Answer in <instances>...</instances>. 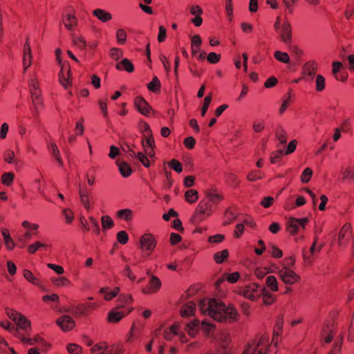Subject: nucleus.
<instances>
[{"label": "nucleus", "mask_w": 354, "mask_h": 354, "mask_svg": "<svg viewBox=\"0 0 354 354\" xmlns=\"http://www.w3.org/2000/svg\"><path fill=\"white\" fill-rule=\"evenodd\" d=\"M274 57L278 62H280L283 64H288L290 61L288 54L281 50L275 51L274 53Z\"/></svg>", "instance_id": "de8ad7c7"}, {"label": "nucleus", "mask_w": 354, "mask_h": 354, "mask_svg": "<svg viewBox=\"0 0 354 354\" xmlns=\"http://www.w3.org/2000/svg\"><path fill=\"white\" fill-rule=\"evenodd\" d=\"M115 68L118 70H124L128 73H132L134 71L133 63L128 59H123L121 62H118Z\"/></svg>", "instance_id": "473e14b6"}, {"label": "nucleus", "mask_w": 354, "mask_h": 354, "mask_svg": "<svg viewBox=\"0 0 354 354\" xmlns=\"http://www.w3.org/2000/svg\"><path fill=\"white\" fill-rule=\"evenodd\" d=\"M225 10L228 17V20L232 21L233 20V3L232 0H225Z\"/></svg>", "instance_id": "052dcab7"}, {"label": "nucleus", "mask_w": 354, "mask_h": 354, "mask_svg": "<svg viewBox=\"0 0 354 354\" xmlns=\"http://www.w3.org/2000/svg\"><path fill=\"white\" fill-rule=\"evenodd\" d=\"M215 328V325L208 322L203 321L201 322V330L205 336H208L209 333Z\"/></svg>", "instance_id": "bf43d9fd"}, {"label": "nucleus", "mask_w": 354, "mask_h": 354, "mask_svg": "<svg viewBox=\"0 0 354 354\" xmlns=\"http://www.w3.org/2000/svg\"><path fill=\"white\" fill-rule=\"evenodd\" d=\"M92 15L102 23H106L113 18L111 13L102 8H95L92 11Z\"/></svg>", "instance_id": "4be33fe9"}, {"label": "nucleus", "mask_w": 354, "mask_h": 354, "mask_svg": "<svg viewBox=\"0 0 354 354\" xmlns=\"http://www.w3.org/2000/svg\"><path fill=\"white\" fill-rule=\"evenodd\" d=\"M196 311V304L192 301H189L184 304L180 310V315L184 318L189 317L194 315Z\"/></svg>", "instance_id": "bb28decb"}, {"label": "nucleus", "mask_w": 354, "mask_h": 354, "mask_svg": "<svg viewBox=\"0 0 354 354\" xmlns=\"http://www.w3.org/2000/svg\"><path fill=\"white\" fill-rule=\"evenodd\" d=\"M101 223L103 230H110L114 226L113 220L108 215H104L101 217Z\"/></svg>", "instance_id": "49530a36"}, {"label": "nucleus", "mask_w": 354, "mask_h": 354, "mask_svg": "<svg viewBox=\"0 0 354 354\" xmlns=\"http://www.w3.org/2000/svg\"><path fill=\"white\" fill-rule=\"evenodd\" d=\"M281 268L274 264L281 281L286 285H294L301 281V276L292 268L295 265V258L292 256L284 259L280 263Z\"/></svg>", "instance_id": "7ed1b4c3"}, {"label": "nucleus", "mask_w": 354, "mask_h": 354, "mask_svg": "<svg viewBox=\"0 0 354 354\" xmlns=\"http://www.w3.org/2000/svg\"><path fill=\"white\" fill-rule=\"evenodd\" d=\"M229 257V252L227 249L214 253L213 259L216 263H223Z\"/></svg>", "instance_id": "c03bdc74"}, {"label": "nucleus", "mask_w": 354, "mask_h": 354, "mask_svg": "<svg viewBox=\"0 0 354 354\" xmlns=\"http://www.w3.org/2000/svg\"><path fill=\"white\" fill-rule=\"evenodd\" d=\"M72 40L73 44L80 50H84L87 46L85 38L82 35H74Z\"/></svg>", "instance_id": "4c0bfd02"}, {"label": "nucleus", "mask_w": 354, "mask_h": 354, "mask_svg": "<svg viewBox=\"0 0 354 354\" xmlns=\"http://www.w3.org/2000/svg\"><path fill=\"white\" fill-rule=\"evenodd\" d=\"M19 338L21 340V342L26 344L28 345H34L35 344H41L44 346H45L46 348H48L50 347V344L48 342H46L44 338L41 337L37 335L34 338H28L24 337L22 336H18Z\"/></svg>", "instance_id": "393cba45"}, {"label": "nucleus", "mask_w": 354, "mask_h": 354, "mask_svg": "<svg viewBox=\"0 0 354 354\" xmlns=\"http://www.w3.org/2000/svg\"><path fill=\"white\" fill-rule=\"evenodd\" d=\"M32 62V55L30 44L27 40L24 46L22 64L24 72H26L31 66Z\"/></svg>", "instance_id": "dca6fc26"}, {"label": "nucleus", "mask_w": 354, "mask_h": 354, "mask_svg": "<svg viewBox=\"0 0 354 354\" xmlns=\"http://www.w3.org/2000/svg\"><path fill=\"white\" fill-rule=\"evenodd\" d=\"M22 274L24 278L30 283L37 287H41L42 286L41 280L35 276L31 270L28 269H24Z\"/></svg>", "instance_id": "a878e982"}, {"label": "nucleus", "mask_w": 354, "mask_h": 354, "mask_svg": "<svg viewBox=\"0 0 354 354\" xmlns=\"http://www.w3.org/2000/svg\"><path fill=\"white\" fill-rule=\"evenodd\" d=\"M268 251L274 259H280L283 257V251L274 243L268 244Z\"/></svg>", "instance_id": "79ce46f5"}, {"label": "nucleus", "mask_w": 354, "mask_h": 354, "mask_svg": "<svg viewBox=\"0 0 354 354\" xmlns=\"http://www.w3.org/2000/svg\"><path fill=\"white\" fill-rule=\"evenodd\" d=\"M48 150L50 151V153L52 154V156H53V157L55 158L56 161L58 162V164L60 166H62L63 162H62L60 153H59V151L56 144L55 142H50L48 144Z\"/></svg>", "instance_id": "e433bc0d"}, {"label": "nucleus", "mask_w": 354, "mask_h": 354, "mask_svg": "<svg viewBox=\"0 0 354 354\" xmlns=\"http://www.w3.org/2000/svg\"><path fill=\"white\" fill-rule=\"evenodd\" d=\"M79 195L80 197V201L84 207L87 210L90 211L92 208L91 203L90 201V197L88 193L86 190L80 188L79 189Z\"/></svg>", "instance_id": "7c9ffc66"}, {"label": "nucleus", "mask_w": 354, "mask_h": 354, "mask_svg": "<svg viewBox=\"0 0 354 354\" xmlns=\"http://www.w3.org/2000/svg\"><path fill=\"white\" fill-rule=\"evenodd\" d=\"M275 269L273 265L269 268H257L254 270V275L257 278L261 279L267 274L276 272Z\"/></svg>", "instance_id": "f704fd0d"}, {"label": "nucleus", "mask_w": 354, "mask_h": 354, "mask_svg": "<svg viewBox=\"0 0 354 354\" xmlns=\"http://www.w3.org/2000/svg\"><path fill=\"white\" fill-rule=\"evenodd\" d=\"M62 214L66 224H71L73 222L75 215L71 209L65 208L62 209Z\"/></svg>", "instance_id": "6e6d98bb"}, {"label": "nucleus", "mask_w": 354, "mask_h": 354, "mask_svg": "<svg viewBox=\"0 0 354 354\" xmlns=\"http://www.w3.org/2000/svg\"><path fill=\"white\" fill-rule=\"evenodd\" d=\"M115 37L119 44H124L127 41V35L124 29L119 28L116 30Z\"/></svg>", "instance_id": "e2e57ef3"}, {"label": "nucleus", "mask_w": 354, "mask_h": 354, "mask_svg": "<svg viewBox=\"0 0 354 354\" xmlns=\"http://www.w3.org/2000/svg\"><path fill=\"white\" fill-rule=\"evenodd\" d=\"M88 221L90 223V225H88L90 230H92L95 234H99L100 233V227L97 220L93 216H91L88 217Z\"/></svg>", "instance_id": "5fc2aeb1"}, {"label": "nucleus", "mask_w": 354, "mask_h": 354, "mask_svg": "<svg viewBox=\"0 0 354 354\" xmlns=\"http://www.w3.org/2000/svg\"><path fill=\"white\" fill-rule=\"evenodd\" d=\"M343 180H354V168L351 167H346L342 172Z\"/></svg>", "instance_id": "603ef678"}, {"label": "nucleus", "mask_w": 354, "mask_h": 354, "mask_svg": "<svg viewBox=\"0 0 354 354\" xmlns=\"http://www.w3.org/2000/svg\"><path fill=\"white\" fill-rule=\"evenodd\" d=\"M318 63L315 60L306 62L301 68V75L316 76L318 71Z\"/></svg>", "instance_id": "6ab92c4d"}, {"label": "nucleus", "mask_w": 354, "mask_h": 354, "mask_svg": "<svg viewBox=\"0 0 354 354\" xmlns=\"http://www.w3.org/2000/svg\"><path fill=\"white\" fill-rule=\"evenodd\" d=\"M231 342L230 335L227 331H221L214 337L215 344L223 354L229 353V345Z\"/></svg>", "instance_id": "9b49d317"}, {"label": "nucleus", "mask_w": 354, "mask_h": 354, "mask_svg": "<svg viewBox=\"0 0 354 354\" xmlns=\"http://www.w3.org/2000/svg\"><path fill=\"white\" fill-rule=\"evenodd\" d=\"M46 266L54 271V272L59 276L64 273V268L63 266L55 263H48Z\"/></svg>", "instance_id": "338daca9"}, {"label": "nucleus", "mask_w": 354, "mask_h": 354, "mask_svg": "<svg viewBox=\"0 0 354 354\" xmlns=\"http://www.w3.org/2000/svg\"><path fill=\"white\" fill-rule=\"evenodd\" d=\"M162 286V282L159 278L151 275L147 285L142 288V292L145 295H152L158 292Z\"/></svg>", "instance_id": "f8f14e48"}, {"label": "nucleus", "mask_w": 354, "mask_h": 354, "mask_svg": "<svg viewBox=\"0 0 354 354\" xmlns=\"http://www.w3.org/2000/svg\"><path fill=\"white\" fill-rule=\"evenodd\" d=\"M326 86V78L321 74H317L315 80V88L317 93L325 91Z\"/></svg>", "instance_id": "2f4dec72"}, {"label": "nucleus", "mask_w": 354, "mask_h": 354, "mask_svg": "<svg viewBox=\"0 0 354 354\" xmlns=\"http://www.w3.org/2000/svg\"><path fill=\"white\" fill-rule=\"evenodd\" d=\"M138 129L140 133L142 134V136H146L150 134H152V131L149 127V125L145 121L140 120L138 122Z\"/></svg>", "instance_id": "864d4df0"}, {"label": "nucleus", "mask_w": 354, "mask_h": 354, "mask_svg": "<svg viewBox=\"0 0 354 354\" xmlns=\"http://www.w3.org/2000/svg\"><path fill=\"white\" fill-rule=\"evenodd\" d=\"M61 69L59 73V80L61 84L67 88L71 84V68L68 62H64L60 66Z\"/></svg>", "instance_id": "2eb2a0df"}, {"label": "nucleus", "mask_w": 354, "mask_h": 354, "mask_svg": "<svg viewBox=\"0 0 354 354\" xmlns=\"http://www.w3.org/2000/svg\"><path fill=\"white\" fill-rule=\"evenodd\" d=\"M140 249L145 256L150 255L156 247V240L153 234L146 233L140 239Z\"/></svg>", "instance_id": "6e6552de"}, {"label": "nucleus", "mask_w": 354, "mask_h": 354, "mask_svg": "<svg viewBox=\"0 0 354 354\" xmlns=\"http://www.w3.org/2000/svg\"><path fill=\"white\" fill-rule=\"evenodd\" d=\"M274 27L279 35L281 40L286 44H290L292 39V30L290 23L287 20L282 22L281 18L277 17Z\"/></svg>", "instance_id": "0eeeda50"}, {"label": "nucleus", "mask_w": 354, "mask_h": 354, "mask_svg": "<svg viewBox=\"0 0 354 354\" xmlns=\"http://www.w3.org/2000/svg\"><path fill=\"white\" fill-rule=\"evenodd\" d=\"M262 288L259 283L253 282L239 288L236 293L248 300L257 301L261 297Z\"/></svg>", "instance_id": "39448f33"}, {"label": "nucleus", "mask_w": 354, "mask_h": 354, "mask_svg": "<svg viewBox=\"0 0 354 354\" xmlns=\"http://www.w3.org/2000/svg\"><path fill=\"white\" fill-rule=\"evenodd\" d=\"M199 309L204 315H208L220 322H236L240 315L233 304L225 305L223 302L216 299H203L200 301Z\"/></svg>", "instance_id": "f257e3e1"}, {"label": "nucleus", "mask_w": 354, "mask_h": 354, "mask_svg": "<svg viewBox=\"0 0 354 354\" xmlns=\"http://www.w3.org/2000/svg\"><path fill=\"white\" fill-rule=\"evenodd\" d=\"M131 308L127 313L118 310V308L112 309L107 316V321L109 323H117L120 321L126 315L131 311Z\"/></svg>", "instance_id": "5701e85b"}, {"label": "nucleus", "mask_w": 354, "mask_h": 354, "mask_svg": "<svg viewBox=\"0 0 354 354\" xmlns=\"http://www.w3.org/2000/svg\"><path fill=\"white\" fill-rule=\"evenodd\" d=\"M5 313L8 317L14 322L21 316V313L12 308H6Z\"/></svg>", "instance_id": "69168bd1"}, {"label": "nucleus", "mask_w": 354, "mask_h": 354, "mask_svg": "<svg viewBox=\"0 0 354 354\" xmlns=\"http://www.w3.org/2000/svg\"><path fill=\"white\" fill-rule=\"evenodd\" d=\"M31 94L32 103L34 106L35 111H33L34 115H38V111L42 106V99L41 97V91L33 92Z\"/></svg>", "instance_id": "c756f323"}, {"label": "nucleus", "mask_w": 354, "mask_h": 354, "mask_svg": "<svg viewBox=\"0 0 354 354\" xmlns=\"http://www.w3.org/2000/svg\"><path fill=\"white\" fill-rule=\"evenodd\" d=\"M222 193L215 187L205 191V197L201 200L192 217L194 223H201L212 216L214 207L223 201Z\"/></svg>", "instance_id": "f03ea898"}, {"label": "nucleus", "mask_w": 354, "mask_h": 354, "mask_svg": "<svg viewBox=\"0 0 354 354\" xmlns=\"http://www.w3.org/2000/svg\"><path fill=\"white\" fill-rule=\"evenodd\" d=\"M283 333V328L274 327L273 328V337L270 343L274 344L277 346L280 341L281 336Z\"/></svg>", "instance_id": "0e129e2a"}, {"label": "nucleus", "mask_w": 354, "mask_h": 354, "mask_svg": "<svg viewBox=\"0 0 354 354\" xmlns=\"http://www.w3.org/2000/svg\"><path fill=\"white\" fill-rule=\"evenodd\" d=\"M161 83L156 76H153L152 80L147 84V87L151 92L157 93L160 90Z\"/></svg>", "instance_id": "37998d69"}, {"label": "nucleus", "mask_w": 354, "mask_h": 354, "mask_svg": "<svg viewBox=\"0 0 354 354\" xmlns=\"http://www.w3.org/2000/svg\"><path fill=\"white\" fill-rule=\"evenodd\" d=\"M14 174L12 172L4 173L1 176V183L6 186H10L14 181Z\"/></svg>", "instance_id": "4d7b16f0"}, {"label": "nucleus", "mask_w": 354, "mask_h": 354, "mask_svg": "<svg viewBox=\"0 0 354 354\" xmlns=\"http://www.w3.org/2000/svg\"><path fill=\"white\" fill-rule=\"evenodd\" d=\"M116 216L125 221H129L133 218V211L130 209H120L116 212Z\"/></svg>", "instance_id": "a19ab883"}, {"label": "nucleus", "mask_w": 354, "mask_h": 354, "mask_svg": "<svg viewBox=\"0 0 354 354\" xmlns=\"http://www.w3.org/2000/svg\"><path fill=\"white\" fill-rule=\"evenodd\" d=\"M99 292L103 295L104 299L106 301H111L115 298L120 292V288L115 287L111 289L110 287H102L100 289Z\"/></svg>", "instance_id": "b1692460"}, {"label": "nucleus", "mask_w": 354, "mask_h": 354, "mask_svg": "<svg viewBox=\"0 0 354 354\" xmlns=\"http://www.w3.org/2000/svg\"><path fill=\"white\" fill-rule=\"evenodd\" d=\"M185 199L189 204H194L198 200V192L194 189H189L185 192Z\"/></svg>", "instance_id": "c9c22d12"}, {"label": "nucleus", "mask_w": 354, "mask_h": 354, "mask_svg": "<svg viewBox=\"0 0 354 354\" xmlns=\"http://www.w3.org/2000/svg\"><path fill=\"white\" fill-rule=\"evenodd\" d=\"M263 177V174L261 171L252 170L247 176L248 180L254 182L261 179Z\"/></svg>", "instance_id": "680f3d73"}, {"label": "nucleus", "mask_w": 354, "mask_h": 354, "mask_svg": "<svg viewBox=\"0 0 354 354\" xmlns=\"http://www.w3.org/2000/svg\"><path fill=\"white\" fill-rule=\"evenodd\" d=\"M47 247V245L41 242V241H36L31 244H30L27 247V252L29 254H35L37 250L40 249H45Z\"/></svg>", "instance_id": "a18cd8bd"}, {"label": "nucleus", "mask_w": 354, "mask_h": 354, "mask_svg": "<svg viewBox=\"0 0 354 354\" xmlns=\"http://www.w3.org/2000/svg\"><path fill=\"white\" fill-rule=\"evenodd\" d=\"M271 345L268 335H263L257 341L247 343L242 354H268Z\"/></svg>", "instance_id": "20e7f679"}, {"label": "nucleus", "mask_w": 354, "mask_h": 354, "mask_svg": "<svg viewBox=\"0 0 354 354\" xmlns=\"http://www.w3.org/2000/svg\"><path fill=\"white\" fill-rule=\"evenodd\" d=\"M308 221H309L307 217L300 218L290 217L287 223V231L290 235H295L300 228H306Z\"/></svg>", "instance_id": "9d476101"}, {"label": "nucleus", "mask_w": 354, "mask_h": 354, "mask_svg": "<svg viewBox=\"0 0 354 354\" xmlns=\"http://www.w3.org/2000/svg\"><path fill=\"white\" fill-rule=\"evenodd\" d=\"M116 238H117V241L120 244H122V245L126 244L129 241V235L124 230L119 231L116 234Z\"/></svg>", "instance_id": "774afa93"}, {"label": "nucleus", "mask_w": 354, "mask_h": 354, "mask_svg": "<svg viewBox=\"0 0 354 354\" xmlns=\"http://www.w3.org/2000/svg\"><path fill=\"white\" fill-rule=\"evenodd\" d=\"M142 146L145 153L150 158H153L156 155L154 148L156 147L155 140L153 138V133L144 136L142 140Z\"/></svg>", "instance_id": "4468645a"}, {"label": "nucleus", "mask_w": 354, "mask_h": 354, "mask_svg": "<svg viewBox=\"0 0 354 354\" xmlns=\"http://www.w3.org/2000/svg\"><path fill=\"white\" fill-rule=\"evenodd\" d=\"M185 330L191 338L196 337L200 330L199 320L194 319L187 322L185 326Z\"/></svg>", "instance_id": "aec40b11"}, {"label": "nucleus", "mask_w": 354, "mask_h": 354, "mask_svg": "<svg viewBox=\"0 0 354 354\" xmlns=\"http://www.w3.org/2000/svg\"><path fill=\"white\" fill-rule=\"evenodd\" d=\"M17 328L29 332L32 329L31 322L24 315L21 316L15 322Z\"/></svg>", "instance_id": "cd10ccee"}, {"label": "nucleus", "mask_w": 354, "mask_h": 354, "mask_svg": "<svg viewBox=\"0 0 354 354\" xmlns=\"http://www.w3.org/2000/svg\"><path fill=\"white\" fill-rule=\"evenodd\" d=\"M313 174V169L310 167H306L302 171L300 176V181L303 184H306L310 182Z\"/></svg>", "instance_id": "09e8293b"}, {"label": "nucleus", "mask_w": 354, "mask_h": 354, "mask_svg": "<svg viewBox=\"0 0 354 354\" xmlns=\"http://www.w3.org/2000/svg\"><path fill=\"white\" fill-rule=\"evenodd\" d=\"M66 350L69 354H82V348L76 344H68Z\"/></svg>", "instance_id": "13d9d810"}, {"label": "nucleus", "mask_w": 354, "mask_h": 354, "mask_svg": "<svg viewBox=\"0 0 354 354\" xmlns=\"http://www.w3.org/2000/svg\"><path fill=\"white\" fill-rule=\"evenodd\" d=\"M119 171L124 178H127L132 174V169L129 164L125 162H117Z\"/></svg>", "instance_id": "ea45409f"}, {"label": "nucleus", "mask_w": 354, "mask_h": 354, "mask_svg": "<svg viewBox=\"0 0 354 354\" xmlns=\"http://www.w3.org/2000/svg\"><path fill=\"white\" fill-rule=\"evenodd\" d=\"M285 155L284 151L282 149L274 151L270 154V161L272 164H276L279 162Z\"/></svg>", "instance_id": "3c124183"}, {"label": "nucleus", "mask_w": 354, "mask_h": 354, "mask_svg": "<svg viewBox=\"0 0 354 354\" xmlns=\"http://www.w3.org/2000/svg\"><path fill=\"white\" fill-rule=\"evenodd\" d=\"M77 19L75 11L71 8L63 17V24L68 30H73L77 26Z\"/></svg>", "instance_id": "f3484780"}, {"label": "nucleus", "mask_w": 354, "mask_h": 354, "mask_svg": "<svg viewBox=\"0 0 354 354\" xmlns=\"http://www.w3.org/2000/svg\"><path fill=\"white\" fill-rule=\"evenodd\" d=\"M353 238V232L351 225L344 224L340 229L337 235L338 245L342 249H345L349 244Z\"/></svg>", "instance_id": "1a4fd4ad"}, {"label": "nucleus", "mask_w": 354, "mask_h": 354, "mask_svg": "<svg viewBox=\"0 0 354 354\" xmlns=\"http://www.w3.org/2000/svg\"><path fill=\"white\" fill-rule=\"evenodd\" d=\"M134 106L137 111L146 117H149L153 111L149 104L141 96H138L134 99Z\"/></svg>", "instance_id": "ddd939ff"}, {"label": "nucleus", "mask_w": 354, "mask_h": 354, "mask_svg": "<svg viewBox=\"0 0 354 354\" xmlns=\"http://www.w3.org/2000/svg\"><path fill=\"white\" fill-rule=\"evenodd\" d=\"M21 226L26 231L22 235L19 236L17 241L19 243H21L19 247L24 248L27 241H30L33 236L37 234L39 225L36 223H31L25 220L22 221Z\"/></svg>", "instance_id": "423d86ee"}, {"label": "nucleus", "mask_w": 354, "mask_h": 354, "mask_svg": "<svg viewBox=\"0 0 354 354\" xmlns=\"http://www.w3.org/2000/svg\"><path fill=\"white\" fill-rule=\"evenodd\" d=\"M57 324L64 332H68L75 327V321L69 315H62L56 320Z\"/></svg>", "instance_id": "a211bd4d"}, {"label": "nucleus", "mask_w": 354, "mask_h": 354, "mask_svg": "<svg viewBox=\"0 0 354 354\" xmlns=\"http://www.w3.org/2000/svg\"><path fill=\"white\" fill-rule=\"evenodd\" d=\"M109 347L105 342H100L91 348V354H105L109 353Z\"/></svg>", "instance_id": "72a5a7b5"}, {"label": "nucleus", "mask_w": 354, "mask_h": 354, "mask_svg": "<svg viewBox=\"0 0 354 354\" xmlns=\"http://www.w3.org/2000/svg\"><path fill=\"white\" fill-rule=\"evenodd\" d=\"M266 285L272 292L279 290V284L276 277L269 275L266 279Z\"/></svg>", "instance_id": "58836bf2"}, {"label": "nucleus", "mask_w": 354, "mask_h": 354, "mask_svg": "<svg viewBox=\"0 0 354 354\" xmlns=\"http://www.w3.org/2000/svg\"><path fill=\"white\" fill-rule=\"evenodd\" d=\"M147 154H145L142 152H138L137 154L134 151H131L130 156L136 157L139 161L142 164V165L145 167H150V161L147 158Z\"/></svg>", "instance_id": "8fccbe9b"}, {"label": "nucleus", "mask_w": 354, "mask_h": 354, "mask_svg": "<svg viewBox=\"0 0 354 354\" xmlns=\"http://www.w3.org/2000/svg\"><path fill=\"white\" fill-rule=\"evenodd\" d=\"M261 297H262L263 305L266 306H272L277 300L276 297L265 288H262V295Z\"/></svg>", "instance_id": "c85d7f7f"}, {"label": "nucleus", "mask_w": 354, "mask_h": 354, "mask_svg": "<svg viewBox=\"0 0 354 354\" xmlns=\"http://www.w3.org/2000/svg\"><path fill=\"white\" fill-rule=\"evenodd\" d=\"M50 282L53 286L57 288H68L72 286L71 281L65 276L52 277Z\"/></svg>", "instance_id": "412c9836"}]
</instances>
